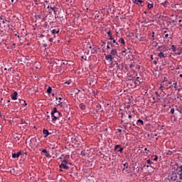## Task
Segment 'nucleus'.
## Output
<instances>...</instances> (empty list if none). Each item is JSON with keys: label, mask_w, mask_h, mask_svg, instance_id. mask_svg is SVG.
<instances>
[{"label": "nucleus", "mask_w": 182, "mask_h": 182, "mask_svg": "<svg viewBox=\"0 0 182 182\" xmlns=\"http://www.w3.org/2000/svg\"><path fill=\"white\" fill-rule=\"evenodd\" d=\"M72 65H73L72 61H63L60 64V70L63 69H68V68H69V66H72Z\"/></svg>", "instance_id": "obj_1"}, {"label": "nucleus", "mask_w": 182, "mask_h": 182, "mask_svg": "<svg viewBox=\"0 0 182 182\" xmlns=\"http://www.w3.org/2000/svg\"><path fill=\"white\" fill-rule=\"evenodd\" d=\"M12 159H19L18 154H12Z\"/></svg>", "instance_id": "obj_14"}, {"label": "nucleus", "mask_w": 182, "mask_h": 182, "mask_svg": "<svg viewBox=\"0 0 182 182\" xmlns=\"http://www.w3.org/2000/svg\"><path fill=\"white\" fill-rule=\"evenodd\" d=\"M43 46L44 48H48V44L43 43Z\"/></svg>", "instance_id": "obj_42"}, {"label": "nucleus", "mask_w": 182, "mask_h": 182, "mask_svg": "<svg viewBox=\"0 0 182 182\" xmlns=\"http://www.w3.org/2000/svg\"><path fill=\"white\" fill-rule=\"evenodd\" d=\"M139 123H140L142 126H144V121H143L142 119H138L136 121V124H139Z\"/></svg>", "instance_id": "obj_13"}, {"label": "nucleus", "mask_w": 182, "mask_h": 182, "mask_svg": "<svg viewBox=\"0 0 182 182\" xmlns=\"http://www.w3.org/2000/svg\"><path fill=\"white\" fill-rule=\"evenodd\" d=\"M108 36H112V31H109L107 32Z\"/></svg>", "instance_id": "obj_34"}, {"label": "nucleus", "mask_w": 182, "mask_h": 182, "mask_svg": "<svg viewBox=\"0 0 182 182\" xmlns=\"http://www.w3.org/2000/svg\"><path fill=\"white\" fill-rule=\"evenodd\" d=\"M28 104H26V101H25V103L22 105V106H26Z\"/></svg>", "instance_id": "obj_50"}, {"label": "nucleus", "mask_w": 182, "mask_h": 182, "mask_svg": "<svg viewBox=\"0 0 182 182\" xmlns=\"http://www.w3.org/2000/svg\"><path fill=\"white\" fill-rule=\"evenodd\" d=\"M17 155H18V157H19V156H22V151H18L17 153Z\"/></svg>", "instance_id": "obj_39"}, {"label": "nucleus", "mask_w": 182, "mask_h": 182, "mask_svg": "<svg viewBox=\"0 0 182 182\" xmlns=\"http://www.w3.org/2000/svg\"><path fill=\"white\" fill-rule=\"evenodd\" d=\"M79 107H80V109H81V110H85V109H86V106H85V104H83V103H81V104L79 105Z\"/></svg>", "instance_id": "obj_12"}, {"label": "nucleus", "mask_w": 182, "mask_h": 182, "mask_svg": "<svg viewBox=\"0 0 182 182\" xmlns=\"http://www.w3.org/2000/svg\"><path fill=\"white\" fill-rule=\"evenodd\" d=\"M113 37H112V36H109V41H113Z\"/></svg>", "instance_id": "obj_43"}, {"label": "nucleus", "mask_w": 182, "mask_h": 182, "mask_svg": "<svg viewBox=\"0 0 182 182\" xmlns=\"http://www.w3.org/2000/svg\"><path fill=\"white\" fill-rule=\"evenodd\" d=\"M48 9H50V8H52V6H48V7H47Z\"/></svg>", "instance_id": "obj_59"}, {"label": "nucleus", "mask_w": 182, "mask_h": 182, "mask_svg": "<svg viewBox=\"0 0 182 182\" xmlns=\"http://www.w3.org/2000/svg\"><path fill=\"white\" fill-rule=\"evenodd\" d=\"M53 122H56L58 120V117L55 115V114H51Z\"/></svg>", "instance_id": "obj_11"}, {"label": "nucleus", "mask_w": 182, "mask_h": 182, "mask_svg": "<svg viewBox=\"0 0 182 182\" xmlns=\"http://www.w3.org/2000/svg\"><path fill=\"white\" fill-rule=\"evenodd\" d=\"M112 55V56H114L115 55L117 54V50L116 48H113L112 50H111V53H110Z\"/></svg>", "instance_id": "obj_7"}, {"label": "nucleus", "mask_w": 182, "mask_h": 182, "mask_svg": "<svg viewBox=\"0 0 182 182\" xmlns=\"http://www.w3.org/2000/svg\"><path fill=\"white\" fill-rule=\"evenodd\" d=\"M165 38H168V33H166V34L165 35Z\"/></svg>", "instance_id": "obj_55"}, {"label": "nucleus", "mask_w": 182, "mask_h": 182, "mask_svg": "<svg viewBox=\"0 0 182 182\" xmlns=\"http://www.w3.org/2000/svg\"><path fill=\"white\" fill-rule=\"evenodd\" d=\"M118 149H120V145H115L114 149V151H117Z\"/></svg>", "instance_id": "obj_23"}, {"label": "nucleus", "mask_w": 182, "mask_h": 182, "mask_svg": "<svg viewBox=\"0 0 182 182\" xmlns=\"http://www.w3.org/2000/svg\"><path fill=\"white\" fill-rule=\"evenodd\" d=\"M59 32H60L59 28L51 30V33H52L53 35H56V33H59Z\"/></svg>", "instance_id": "obj_9"}, {"label": "nucleus", "mask_w": 182, "mask_h": 182, "mask_svg": "<svg viewBox=\"0 0 182 182\" xmlns=\"http://www.w3.org/2000/svg\"><path fill=\"white\" fill-rule=\"evenodd\" d=\"M181 88L178 89V92H181Z\"/></svg>", "instance_id": "obj_60"}, {"label": "nucleus", "mask_w": 182, "mask_h": 182, "mask_svg": "<svg viewBox=\"0 0 182 182\" xmlns=\"http://www.w3.org/2000/svg\"><path fill=\"white\" fill-rule=\"evenodd\" d=\"M119 133H122V129H118Z\"/></svg>", "instance_id": "obj_58"}, {"label": "nucleus", "mask_w": 182, "mask_h": 182, "mask_svg": "<svg viewBox=\"0 0 182 182\" xmlns=\"http://www.w3.org/2000/svg\"><path fill=\"white\" fill-rule=\"evenodd\" d=\"M57 116H59V117H62V113H60V112H57Z\"/></svg>", "instance_id": "obj_29"}, {"label": "nucleus", "mask_w": 182, "mask_h": 182, "mask_svg": "<svg viewBox=\"0 0 182 182\" xmlns=\"http://www.w3.org/2000/svg\"><path fill=\"white\" fill-rule=\"evenodd\" d=\"M47 93H48V95H50V93H52V87H48Z\"/></svg>", "instance_id": "obj_16"}, {"label": "nucleus", "mask_w": 182, "mask_h": 182, "mask_svg": "<svg viewBox=\"0 0 182 182\" xmlns=\"http://www.w3.org/2000/svg\"><path fill=\"white\" fill-rule=\"evenodd\" d=\"M174 89H177V82L173 83Z\"/></svg>", "instance_id": "obj_37"}, {"label": "nucleus", "mask_w": 182, "mask_h": 182, "mask_svg": "<svg viewBox=\"0 0 182 182\" xmlns=\"http://www.w3.org/2000/svg\"><path fill=\"white\" fill-rule=\"evenodd\" d=\"M58 106H62V102H60V101H58Z\"/></svg>", "instance_id": "obj_45"}, {"label": "nucleus", "mask_w": 182, "mask_h": 182, "mask_svg": "<svg viewBox=\"0 0 182 182\" xmlns=\"http://www.w3.org/2000/svg\"><path fill=\"white\" fill-rule=\"evenodd\" d=\"M41 38H45V36L43 34H41Z\"/></svg>", "instance_id": "obj_54"}, {"label": "nucleus", "mask_w": 182, "mask_h": 182, "mask_svg": "<svg viewBox=\"0 0 182 182\" xmlns=\"http://www.w3.org/2000/svg\"><path fill=\"white\" fill-rule=\"evenodd\" d=\"M128 117H129V119H132V117H133V116H132V114H129V115H128Z\"/></svg>", "instance_id": "obj_46"}, {"label": "nucleus", "mask_w": 182, "mask_h": 182, "mask_svg": "<svg viewBox=\"0 0 182 182\" xmlns=\"http://www.w3.org/2000/svg\"><path fill=\"white\" fill-rule=\"evenodd\" d=\"M105 55L106 60H108L109 62V63H113V59H114L113 55H112V54H109L107 55H106V54H105Z\"/></svg>", "instance_id": "obj_3"}, {"label": "nucleus", "mask_w": 182, "mask_h": 182, "mask_svg": "<svg viewBox=\"0 0 182 182\" xmlns=\"http://www.w3.org/2000/svg\"><path fill=\"white\" fill-rule=\"evenodd\" d=\"M117 68H119V63H115Z\"/></svg>", "instance_id": "obj_53"}, {"label": "nucleus", "mask_w": 182, "mask_h": 182, "mask_svg": "<svg viewBox=\"0 0 182 182\" xmlns=\"http://www.w3.org/2000/svg\"><path fill=\"white\" fill-rule=\"evenodd\" d=\"M114 48H119V43H115V44H114Z\"/></svg>", "instance_id": "obj_33"}, {"label": "nucleus", "mask_w": 182, "mask_h": 182, "mask_svg": "<svg viewBox=\"0 0 182 182\" xmlns=\"http://www.w3.org/2000/svg\"><path fill=\"white\" fill-rule=\"evenodd\" d=\"M171 114H174V108L171 109Z\"/></svg>", "instance_id": "obj_35"}, {"label": "nucleus", "mask_w": 182, "mask_h": 182, "mask_svg": "<svg viewBox=\"0 0 182 182\" xmlns=\"http://www.w3.org/2000/svg\"><path fill=\"white\" fill-rule=\"evenodd\" d=\"M50 9L53 11L54 14L56 13V10H55V7H50Z\"/></svg>", "instance_id": "obj_38"}, {"label": "nucleus", "mask_w": 182, "mask_h": 182, "mask_svg": "<svg viewBox=\"0 0 182 182\" xmlns=\"http://www.w3.org/2000/svg\"><path fill=\"white\" fill-rule=\"evenodd\" d=\"M158 56L159 59H163V58H167V54L163 53V51H161L159 53H158Z\"/></svg>", "instance_id": "obj_4"}, {"label": "nucleus", "mask_w": 182, "mask_h": 182, "mask_svg": "<svg viewBox=\"0 0 182 182\" xmlns=\"http://www.w3.org/2000/svg\"><path fill=\"white\" fill-rule=\"evenodd\" d=\"M143 4H144V1L141 0H138L137 3H136V4L139 5V6H143Z\"/></svg>", "instance_id": "obj_10"}, {"label": "nucleus", "mask_w": 182, "mask_h": 182, "mask_svg": "<svg viewBox=\"0 0 182 182\" xmlns=\"http://www.w3.org/2000/svg\"><path fill=\"white\" fill-rule=\"evenodd\" d=\"M6 22L9 23L11 22L10 19H3L2 23H6Z\"/></svg>", "instance_id": "obj_19"}, {"label": "nucleus", "mask_w": 182, "mask_h": 182, "mask_svg": "<svg viewBox=\"0 0 182 182\" xmlns=\"http://www.w3.org/2000/svg\"><path fill=\"white\" fill-rule=\"evenodd\" d=\"M154 32H152V41H154Z\"/></svg>", "instance_id": "obj_40"}, {"label": "nucleus", "mask_w": 182, "mask_h": 182, "mask_svg": "<svg viewBox=\"0 0 182 182\" xmlns=\"http://www.w3.org/2000/svg\"><path fill=\"white\" fill-rule=\"evenodd\" d=\"M18 100H19V104H20V105H23V104L25 103V102H26V101L23 100H21L19 99Z\"/></svg>", "instance_id": "obj_27"}, {"label": "nucleus", "mask_w": 182, "mask_h": 182, "mask_svg": "<svg viewBox=\"0 0 182 182\" xmlns=\"http://www.w3.org/2000/svg\"><path fill=\"white\" fill-rule=\"evenodd\" d=\"M159 89H160L161 90H163L164 89V87L163 85H161V86L159 87Z\"/></svg>", "instance_id": "obj_41"}, {"label": "nucleus", "mask_w": 182, "mask_h": 182, "mask_svg": "<svg viewBox=\"0 0 182 182\" xmlns=\"http://www.w3.org/2000/svg\"><path fill=\"white\" fill-rule=\"evenodd\" d=\"M68 164H70V163L68 162L66 160H63L61 162V164H60L59 167L60 168H64V170H69V166H68Z\"/></svg>", "instance_id": "obj_2"}, {"label": "nucleus", "mask_w": 182, "mask_h": 182, "mask_svg": "<svg viewBox=\"0 0 182 182\" xmlns=\"http://www.w3.org/2000/svg\"><path fill=\"white\" fill-rule=\"evenodd\" d=\"M146 163H147L148 164H153V162H151L150 159H148V160L146 161Z\"/></svg>", "instance_id": "obj_31"}, {"label": "nucleus", "mask_w": 182, "mask_h": 182, "mask_svg": "<svg viewBox=\"0 0 182 182\" xmlns=\"http://www.w3.org/2000/svg\"><path fill=\"white\" fill-rule=\"evenodd\" d=\"M132 2H133L134 4H137V1H136V0H132Z\"/></svg>", "instance_id": "obj_48"}, {"label": "nucleus", "mask_w": 182, "mask_h": 182, "mask_svg": "<svg viewBox=\"0 0 182 182\" xmlns=\"http://www.w3.org/2000/svg\"><path fill=\"white\" fill-rule=\"evenodd\" d=\"M49 42H53V38H49Z\"/></svg>", "instance_id": "obj_44"}, {"label": "nucleus", "mask_w": 182, "mask_h": 182, "mask_svg": "<svg viewBox=\"0 0 182 182\" xmlns=\"http://www.w3.org/2000/svg\"><path fill=\"white\" fill-rule=\"evenodd\" d=\"M148 9H151V8H153L154 4H148Z\"/></svg>", "instance_id": "obj_22"}, {"label": "nucleus", "mask_w": 182, "mask_h": 182, "mask_svg": "<svg viewBox=\"0 0 182 182\" xmlns=\"http://www.w3.org/2000/svg\"><path fill=\"white\" fill-rule=\"evenodd\" d=\"M14 139H16V140L20 141L21 140V136H14Z\"/></svg>", "instance_id": "obj_32"}, {"label": "nucleus", "mask_w": 182, "mask_h": 182, "mask_svg": "<svg viewBox=\"0 0 182 182\" xmlns=\"http://www.w3.org/2000/svg\"><path fill=\"white\" fill-rule=\"evenodd\" d=\"M88 48H89V49H92V46H90Z\"/></svg>", "instance_id": "obj_64"}, {"label": "nucleus", "mask_w": 182, "mask_h": 182, "mask_svg": "<svg viewBox=\"0 0 182 182\" xmlns=\"http://www.w3.org/2000/svg\"><path fill=\"white\" fill-rule=\"evenodd\" d=\"M157 160H159V156H157V155H155V157L154 159V161H157Z\"/></svg>", "instance_id": "obj_30"}, {"label": "nucleus", "mask_w": 182, "mask_h": 182, "mask_svg": "<svg viewBox=\"0 0 182 182\" xmlns=\"http://www.w3.org/2000/svg\"><path fill=\"white\" fill-rule=\"evenodd\" d=\"M62 99H63V98L59 97V98H58V100H62Z\"/></svg>", "instance_id": "obj_62"}, {"label": "nucleus", "mask_w": 182, "mask_h": 182, "mask_svg": "<svg viewBox=\"0 0 182 182\" xmlns=\"http://www.w3.org/2000/svg\"><path fill=\"white\" fill-rule=\"evenodd\" d=\"M140 77H136V81H135V84L137 85V82H139V83H141V81H140Z\"/></svg>", "instance_id": "obj_21"}, {"label": "nucleus", "mask_w": 182, "mask_h": 182, "mask_svg": "<svg viewBox=\"0 0 182 182\" xmlns=\"http://www.w3.org/2000/svg\"><path fill=\"white\" fill-rule=\"evenodd\" d=\"M58 109L56 107H53V110L51 112V114H55V113H58Z\"/></svg>", "instance_id": "obj_15"}, {"label": "nucleus", "mask_w": 182, "mask_h": 182, "mask_svg": "<svg viewBox=\"0 0 182 182\" xmlns=\"http://www.w3.org/2000/svg\"><path fill=\"white\" fill-rule=\"evenodd\" d=\"M154 65H157V61L156 60H154Z\"/></svg>", "instance_id": "obj_49"}, {"label": "nucleus", "mask_w": 182, "mask_h": 182, "mask_svg": "<svg viewBox=\"0 0 182 182\" xmlns=\"http://www.w3.org/2000/svg\"><path fill=\"white\" fill-rule=\"evenodd\" d=\"M171 49H172L173 52H176V46L172 45Z\"/></svg>", "instance_id": "obj_24"}, {"label": "nucleus", "mask_w": 182, "mask_h": 182, "mask_svg": "<svg viewBox=\"0 0 182 182\" xmlns=\"http://www.w3.org/2000/svg\"><path fill=\"white\" fill-rule=\"evenodd\" d=\"M80 92V90H77V92H75V95H77Z\"/></svg>", "instance_id": "obj_47"}, {"label": "nucleus", "mask_w": 182, "mask_h": 182, "mask_svg": "<svg viewBox=\"0 0 182 182\" xmlns=\"http://www.w3.org/2000/svg\"><path fill=\"white\" fill-rule=\"evenodd\" d=\"M124 167L123 170H124V168H129V163L126 162L124 164Z\"/></svg>", "instance_id": "obj_20"}, {"label": "nucleus", "mask_w": 182, "mask_h": 182, "mask_svg": "<svg viewBox=\"0 0 182 182\" xmlns=\"http://www.w3.org/2000/svg\"><path fill=\"white\" fill-rule=\"evenodd\" d=\"M110 45H112V42L108 41L107 42V49H110Z\"/></svg>", "instance_id": "obj_25"}, {"label": "nucleus", "mask_w": 182, "mask_h": 182, "mask_svg": "<svg viewBox=\"0 0 182 182\" xmlns=\"http://www.w3.org/2000/svg\"><path fill=\"white\" fill-rule=\"evenodd\" d=\"M179 169H180V171H178V174H179V176H181L182 175V166H181L179 167Z\"/></svg>", "instance_id": "obj_26"}, {"label": "nucleus", "mask_w": 182, "mask_h": 182, "mask_svg": "<svg viewBox=\"0 0 182 182\" xmlns=\"http://www.w3.org/2000/svg\"><path fill=\"white\" fill-rule=\"evenodd\" d=\"M158 45H159V43L154 41V48H157Z\"/></svg>", "instance_id": "obj_28"}, {"label": "nucleus", "mask_w": 182, "mask_h": 182, "mask_svg": "<svg viewBox=\"0 0 182 182\" xmlns=\"http://www.w3.org/2000/svg\"><path fill=\"white\" fill-rule=\"evenodd\" d=\"M81 156H82V157L86 156V149H84L82 151H81Z\"/></svg>", "instance_id": "obj_18"}, {"label": "nucleus", "mask_w": 182, "mask_h": 182, "mask_svg": "<svg viewBox=\"0 0 182 182\" xmlns=\"http://www.w3.org/2000/svg\"><path fill=\"white\" fill-rule=\"evenodd\" d=\"M112 42H113V43H117L116 40H114V38L112 40Z\"/></svg>", "instance_id": "obj_52"}, {"label": "nucleus", "mask_w": 182, "mask_h": 182, "mask_svg": "<svg viewBox=\"0 0 182 182\" xmlns=\"http://www.w3.org/2000/svg\"><path fill=\"white\" fill-rule=\"evenodd\" d=\"M11 99H12V100H16V99H18V92L15 91V92L11 95Z\"/></svg>", "instance_id": "obj_6"}, {"label": "nucleus", "mask_w": 182, "mask_h": 182, "mask_svg": "<svg viewBox=\"0 0 182 182\" xmlns=\"http://www.w3.org/2000/svg\"><path fill=\"white\" fill-rule=\"evenodd\" d=\"M129 68H133V65L131 64V65H129Z\"/></svg>", "instance_id": "obj_57"}, {"label": "nucleus", "mask_w": 182, "mask_h": 182, "mask_svg": "<svg viewBox=\"0 0 182 182\" xmlns=\"http://www.w3.org/2000/svg\"><path fill=\"white\" fill-rule=\"evenodd\" d=\"M179 77H182V74H180V75H179Z\"/></svg>", "instance_id": "obj_63"}, {"label": "nucleus", "mask_w": 182, "mask_h": 182, "mask_svg": "<svg viewBox=\"0 0 182 182\" xmlns=\"http://www.w3.org/2000/svg\"><path fill=\"white\" fill-rule=\"evenodd\" d=\"M43 134H46L44 136L45 138L48 137L49 135L52 134L48 129H43Z\"/></svg>", "instance_id": "obj_5"}, {"label": "nucleus", "mask_w": 182, "mask_h": 182, "mask_svg": "<svg viewBox=\"0 0 182 182\" xmlns=\"http://www.w3.org/2000/svg\"><path fill=\"white\" fill-rule=\"evenodd\" d=\"M119 42H120V43H122V45H126V42L124 41V39L123 38H119Z\"/></svg>", "instance_id": "obj_17"}, {"label": "nucleus", "mask_w": 182, "mask_h": 182, "mask_svg": "<svg viewBox=\"0 0 182 182\" xmlns=\"http://www.w3.org/2000/svg\"><path fill=\"white\" fill-rule=\"evenodd\" d=\"M123 117H126V116H124V114H122V118L123 119Z\"/></svg>", "instance_id": "obj_51"}, {"label": "nucleus", "mask_w": 182, "mask_h": 182, "mask_svg": "<svg viewBox=\"0 0 182 182\" xmlns=\"http://www.w3.org/2000/svg\"><path fill=\"white\" fill-rule=\"evenodd\" d=\"M123 148H119V149L118 150V151H119V153H123Z\"/></svg>", "instance_id": "obj_36"}, {"label": "nucleus", "mask_w": 182, "mask_h": 182, "mask_svg": "<svg viewBox=\"0 0 182 182\" xmlns=\"http://www.w3.org/2000/svg\"><path fill=\"white\" fill-rule=\"evenodd\" d=\"M40 151H42L43 153L46 154V157H50V154H49V153H48V151H46V149H40Z\"/></svg>", "instance_id": "obj_8"}, {"label": "nucleus", "mask_w": 182, "mask_h": 182, "mask_svg": "<svg viewBox=\"0 0 182 182\" xmlns=\"http://www.w3.org/2000/svg\"><path fill=\"white\" fill-rule=\"evenodd\" d=\"M15 105H17L16 106H19V104L18 102H15Z\"/></svg>", "instance_id": "obj_61"}, {"label": "nucleus", "mask_w": 182, "mask_h": 182, "mask_svg": "<svg viewBox=\"0 0 182 182\" xmlns=\"http://www.w3.org/2000/svg\"><path fill=\"white\" fill-rule=\"evenodd\" d=\"M122 53H126V50H123Z\"/></svg>", "instance_id": "obj_56"}]
</instances>
